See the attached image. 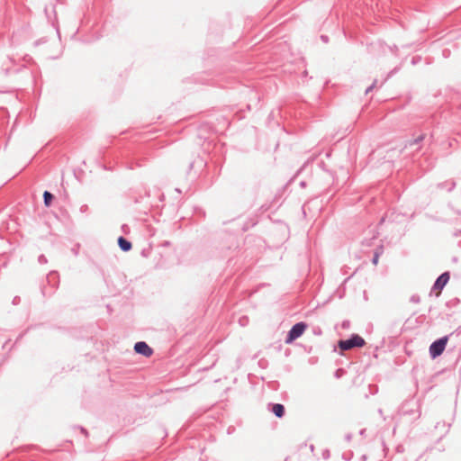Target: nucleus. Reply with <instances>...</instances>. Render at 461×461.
Here are the masks:
<instances>
[{
    "label": "nucleus",
    "instance_id": "nucleus-1",
    "mask_svg": "<svg viewBox=\"0 0 461 461\" xmlns=\"http://www.w3.org/2000/svg\"><path fill=\"white\" fill-rule=\"evenodd\" d=\"M366 344L365 339L357 334H353L348 339H341L339 341V348L341 350H349L353 348H361Z\"/></svg>",
    "mask_w": 461,
    "mask_h": 461
},
{
    "label": "nucleus",
    "instance_id": "nucleus-2",
    "mask_svg": "<svg viewBox=\"0 0 461 461\" xmlns=\"http://www.w3.org/2000/svg\"><path fill=\"white\" fill-rule=\"evenodd\" d=\"M448 335L441 337L430 344L429 351L431 358L434 359L444 352L448 341Z\"/></svg>",
    "mask_w": 461,
    "mask_h": 461
},
{
    "label": "nucleus",
    "instance_id": "nucleus-3",
    "mask_svg": "<svg viewBox=\"0 0 461 461\" xmlns=\"http://www.w3.org/2000/svg\"><path fill=\"white\" fill-rule=\"evenodd\" d=\"M307 328V324L305 322L300 321L292 326L291 330L288 331L287 336L285 338V342L286 344L293 343L295 339L301 337Z\"/></svg>",
    "mask_w": 461,
    "mask_h": 461
},
{
    "label": "nucleus",
    "instance_id": "nucleus-4",
    "mask_svg": "<svg viewBox=\"0 0 461 461\" xmlns=\"http://www.w3.org/2000/svg\"><path fill=\"white\" fill-rule=\"evenodd\" d=\"M134 350L136 353L140 354L144 357H149L152 355V348L144 341H139L134 345Z\"/></svg>",
    "mask_w": 461,
    "mask_h": 461
},
{
    "label": "nucleus",
    "instance_id": "nucleus-5",
    "mask_svg": "<svg viewBox=\"0 0 461 461\" xmlns=\"http://www.w3.org/2000/svg\"><path fill=\"white\" fill-rule=\"evenodd\" d=\"M450 278L449 272L442 273L435 281L432 289L441 291L447 284Z\"/></svg>",
    "mask_w": 461,
    "mask_h": 461
},
{
    "label": "nucleus",
    "instance_id": "nucleus-6",
    "mask_svg": "<svg viewBox=\"0 0 461 461\" xmlns=\"http://www.w3.org/2000/svg\"><path fill=\"white\" fill-rule=\"evenodd\" d=\"M269 410L277 417L282 418L285 415V406L281 403H270Z\"/></svg>",
    "mask_w": 461,
    "mask_h": 461
},
{
    "label": "nucleus",
    "instance_id": "nucleus-7",
    "mask_svg": "<svg viewBox=\"0 0 461 461\" xmlns=\"http://www.w3.org/2000/svg\"><path fill=\"white\" fill-rule=\"evenodd\" d=\"M118 246L123 252H128L132 248L131 243L122 236L118 238Z\"/></svg>",
    "mask_w": 461,
    "mask_h": 461
},
{
    "label": "nucleus",
    "instance_id": "nucleus-8",
    "mask_svg": "<svg viewBox=\"0 0 461 461\" xmlns=\"http://www.w3.org/2000/svg\"><path fill=\"white\" fill-rule=\"evenodd\" d=\"M53 199H54V195L50 192L44 191L43 202H44L45 206H47V207L50 206Z\"/></svg>",
    "mask_w": 461,
    "mask_h": 461
},
{
    "label": "nucleus",
    "instance_id": "nucleus-9",
    "mask_svg": "<svg viewBox=\"0 0 461 461\" xmlns=\"http://www.w3.org/2000/svg\"><path fill=\"white\" fill-rule=\"evenodd\" d=\"M422 140H423V136L420 135L418 138L414 139L413 140L409 141V146L419 144L420 141H422Z\"/></svg>",
    "mask_w": 461,
    "mask_h": 461
},
{
    "label": "nucleus",
    "instance_id": "nucleus-10",
    "mask_svg": "<svg viewBox=\"0 0 461 461\" xmlns=\"http://www.w3.org/2000/svg\"><path fill=\"white\" fill-rule=\"evenodd\" d=\"M378 259H379V253L375 252L374 256H373V258H372V263L374 265H376L378 263Z\"/></svg>",
    "mask_w": 461,
    "mask_h": 461
},
{
    "label": "nucleus",
    "instance_id": "nucleus-11",
    "mask_svg": "<svg viewBox=\"0 0 461 461\" xmlns=\"http://www.w3.org/2000/svg\"><path fill=\"white\" fill-rule=\"evenodd\" d=\"M375 85H376V80H375L374 83L366 89V95H367L369 92H371L373 90V88L375 86Z\"/></svg>",
    "mask_w": 461,
    "mask_h": 461
},
{
    "label": "nucleus",
    "instance_id": "nucleus-12",
    "mask_svg": "<svg viewBox=\"0 0 461 461\" xmlns=\"http://www.w3.org/2000/svg\"><path fill=\"white\" fill-rule=\"evenodd\" d=\"M39 262H40V263H41V264L46 263V262H47V259H46L45 256L41 255V256L39 257Z\"/></svg>",
    "mask_w": 461,
    "mask_h": 461
},
{
    "label": "nucleus",
    "instance_id": "nucleus-13",
    "mask_svg": "<svg viewBox=\"0 0 461 461\" xmlns=\"http://www.w3.org/2000/svg\"><path fill=\"white\" fill-rule=\"evenodd\" d=\"M375 252H377L379 253V256L383 253V247H379L376 249V250Z\"/></svg>",
    "mask_w": 461,
    "mask_h": 461
},
{
    "label": "nucleus",
    "instance_id": "nucleus-14",
    "mask_svg": "<svg viewBox=\"0 0 461 461\" xmlns=\"http://www.w3.org/2000/svg\"><path fill=\"white\" fill-rule=\"evenodd\" d=\"M55 277H56V275H55V274H53V273L50 274V275L48 276V280H49V282H50V279H51V278H55Z\"/></svg>",
    "mask_w": 461,
    "mask_h": 461
},
{
    "label": "nucleus",
    "instance_id": "nucleus-15",
    "mask_svg": "<svg viewBox=\"0 0 461 461\" xmlns=\"http://www.w3.org/2000/svg\"><path fill=\"white\" fill-rule=\"evenodd\" d=\"M321 39L324 41V42H328V37L325 36V35H321Z\"/></svg>",
    "mask_w": 461,
    "mask_h": 461
},
{
    "label": "nucleus",
    "instance_id": "nucleus-16",
    "mask_svg": "<svg viewBox=\"0 0 461 461\" xmlns=\"http://www.w3.org/2000/svg\"><path fill=\"white\" fill-rule=\"evenodd\" d=\"M80 429L83 434H85L86 436L88 435L87 430L85 428H80Z\"/></svg>",
    "mask_w": 461,
    "mask_h": 461
},
{
    "label": "nucleus",
    "instance_id": "nucleus-17",
    "mask_svg": "<svg viewBox=\"0 0 461 461\" xmlns=\"http://www.w3.org/2000/svg\"><path fill=\"white\" fill-rule=\"evenodd\" d=\"M411 301L415 302V303H418L419 302V297L416 298L415 296H412L411 297Z\"/></svg>",
    "mask_w": 461,
    "mask_h": 461
},
{
    "label": "nucleus",
    "instance_id": "nucleus-18",
    "mask_svg": "<svg viewBox=\"0 0 461 461\" xmlns=\"http://www.w3.org/2000/svg\"><path fill=\"white\" fill-rule=\"evenodd\" d=\"M17 300H19L17 297L14 299V303H17Z\"/></svg>",
    "mask_w": 461,
    "mask_h": 461
}]
</instances>
